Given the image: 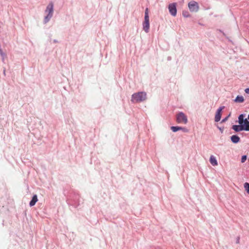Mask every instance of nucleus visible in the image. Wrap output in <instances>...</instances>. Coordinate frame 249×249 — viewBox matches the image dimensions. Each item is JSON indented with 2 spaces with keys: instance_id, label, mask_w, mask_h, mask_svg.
Wrapping results in <instances>:
<instances>
[{
  "instance_id": "obj_1",
  "label": "nucleus",
  "mask_w": 249,
  "mask_h": 249,
  "mask_svg": "<svg viewBox=\"0 0 249 249\" xmlns=\"http://www.w3.org/2000/svg\"><path fill=\"white\" fill-rule=\"evenodd\" d=\"M147 99L146 93L144 91H139L133 93L131 96V102L134 104L144 102Z\"/></svg>"
},
{
  "instance_id": "obj_2",
  "label": "nucleus",
  "mask_w": 249,
  "mask_h": 249,
  "mask_svg": "<svg viewBox=\"0 0 249 249\" xmlns=\"http://www.w3.org/2000/svg\"><path fill=\"white\" fill-rule=\"evenodd\" d=\"M79 198V194L75 192H73L67 200V203L69 205L72 206L75 208H77L80 205Z\"/></svg>"
},
{
  "instance_id": "obj_3",
  "label": "nucleus",
  "mask_w": 249,
  "mask_h": 249,
  "mask_svg": "<svg viewBox=\"0 0 249 249\" xmlns=\"http://www.w3.org/2000/svg\"><path fill=\"white\" fill-rule=\"evenodd\" d=\"M54 4L53 1H50L46 7L45 12L47 13L43 19L44 24L48 23L53 16Z\"/></svg>"
},
{
  "instance_id": "obj_4",
  "label": "nucleus",
  "mask_w": 249,
  "mask_h": 249,
  "mask_svg": "<svg viewBox=\"0 0 249 249\" xmlns=\"http://www.w3.org/2000/svg\"><path fill=\"white\" fill-rule=\"evenodd\" d=\"M143 30L147 33L149 31V17L148 14V9L146 8L145 10L144 19L142 23Z\"/></svg>"
},
{
  "instance_id": "obj_5",
  "label": "nucleus",
  "mask_w": 249,
  "mask_h": 249,
  "mask_svg": "<svg viewBox=\"0 0 249 249\" xmlns=\"http://www.w3.org/2000/svg\"><path fill=\"white\" fill-rule=\"evenodd\" d=\"M176 122L178 124H186L188 123L187 117L183 112H179L176 115Z\"/></svg>"
},
{
  "instance_id": "obj_6",
  "label": "nucleus",
  "mask_w": 249,
  "mask_h": 249,
  "mask_svg": "<svg viewBox=\"0 0 249 249\" xmlns=\"http://www.w3.org/2000/svg\"><path fill=\"white\" fill-rule=\"evenodd\" d=\"M188 6L190 11L192 12H196L199 10V5L197 2L194 0L190 1Z\"/></svg>"
},
{
  "instance_id": "obj_7",
  "label": "nucleus",
  "mask_w": 249,
  "mask_h": 249,
  "mask_svg": "<svg viewBox=\"0 0 249 249\" xmlns=\"http://www.w3.org/2000/svg\"><path fill=\"white\" fill-rule=\"evenodd\" d=\"M168 9L170 14L173 17H175L177 14V3L175 2L169 4Z\"/></svg>"
},
{
  "instance_id": "obj_8",
  "label": "nucleus",
  "mask_w": 249,
  "mask_h": 249,
  "mask_svg": "<svg viewBox=\"0 0 249 249\" xmlns=\"http://www.w3.org/2000/svg\"><path fill=\"white\" fill-rule=\"evenodd\" d=\"M225 108L224 106H221L220 107L216 110L215 115V118H214V121L216 122H219L221 118L222 115V110Z\"/></svg>"
},
{
  "instance_id": "obj_9",
  "label": "nucleus",
  "mask_w": 249,
  "mask_h": 249,
  "mask_svg": "<svg viewBox=\"0 0 249 249\" xmlns=\"http://www.w3.org/2000/svg\"><path fill=\"white\" fill-rule=\"evenodd\" d=\"M171 129L174 132H176L179 130H181L185 133L189 132V129L186 127L179 126H171Z\"/></svg>"
},
{
  "instance_id": "obj_10",
  "label": "nucleus",
  "mask_w": 249,
  "mask_h": 249,
  "mask_svg": "<svg viewBox=\"0 0 249 249\" xmlns=\"http://www.w3.org/2000/svg\"><path fill=\"white\" fill-rule=\"evenodd\" d=\"M239 124H234L231 126V129H232L235 132H239L241 131H244L242 124L241 123H239Z\"/></svg>"
},
{
  "instance_id": "obj_11",
  "label": "nucleus",
  "mask_w": 249,
  "mask_h": 249,
  "mask_svg": "<svg viewBox=\"0 0 249 249\" xmlns=\"http://www.w3.org/2000/svg\"><path fill=\"white\" fill-rule=\"evenodd\" d=\"M242 124L244 131H249V120L245 118V121Z\"/></svg>"
},
{
  "instance_id": "obj_12",
  "label": "nucleus",
  "mask_w": 249,
  "mask_h": 249,
  "mask_svg": "<svg viewBox=\"0 0 249 249\" xmlns=\"http://www.w3.org/2000/svg\"><path fill=\"white\" fill-rule=\"evenodd\" d=\"M38 198L36 194H35L33 196L31 201L29 202V206L30 207H33L35 205L36 203L37 202Z\"/></svg>"
},
{
  "instance_id": "obj_13",
  "label": "nucleus",
  "mask_w": 249,
  "mask_h": 249,
  "mask_svg": "<svg viewBox=\"0 0 249 249\" xmlns=\"http://www.w3.org/2000/svg\"><path fill=\"white\" fill-rule=\"evenodd\" d=\"M231 142L233 143H237L240 142V138L237 135H233L231 136Z\"/></svg>"
},
{
  "instance_id": "obj_14",
  "label": "nucleus",
  "mask_w": 249,
  "mask_h": 249,
  "mask_svg": "<svg viewBox=\"0 0 249 249\" xmlns=\"http://www.w3.org/2000/svg\"><path fill=\"white\" fill-rule=\"evenodd\" d=\"M210 162L211 164L213 166H216L218 164L217 161L214 156L213 155L211 156L210 158Z\"/></svg>"
},
{
  "instance_id": "obj_15",
  "label": "nucleus",
  "mask_w": 249,
  "mask_h": 249,
  "mask_svg": "<svg viewBox=\"0 0 249 249\" xmlns=\"http://www.w3.org/2000/svg\"><path fill=\"white\" fill-rule=\"evenodd\" d=\"M245 101L244 98L242 95H237L235 99L234 100V102L235 103H243Z\"/></svg>"
},
{
  "instance_id": "obj_16",
  "label": "nucleus",
  "mask_w": 249,
  "mask_h": 249,
  "mask_svg": "<svg viewBox=\"0 0 249 249\" xmlns=\"http://www.w3.org/2000/svg\"><path fill=\"white\" fill-rule=\"evenodd\" d=\"M245 114H241L238 116V123L242 124L245 120L244 117H245Z\"/></svg>"
},
{
  "instance_id": "obj_17",
  "label": "nucleus",
  "mask_w": 249,
  "mask_h": 249,
  "mask_svg": "<svg viewBox=\"0 0 249 249\" xmlns=\"http://www.w3.org/2000/svg\"><path fill=\"white\" fill-rule=\"evenodd\" d=\"M0 55L1 57V60L4 63L5 58L6 57V54L3 52L2 50H0Z\"/></svg>"
},
{
  "instance_id": "obj_18",
  "label": "nucleus",
  "mask_w": 249,
  "mask_h": 249,
  "mask_svg": "<svg viewBox=\"0 0 249 249\" xmlns=\"http://www.w3.org/2000/svg\"><path fill=\"white\" fill-rule=\"evenodd\" d=\"M182 16L184 18H190L191 17V15L189 14V12L187 10H184L182 12Z\"/></svg>"
},
{
  "instance_id": "obj_19",
  "label": "nucleus",
  "mask_w": 249,
  "mask_h": 249,
  "mask_svg": "<svg viewBox=\"0 0 249 249\" xmlns=\"http://www.w3.org/2000/svg\"><path fill=\"white\" fill-rule=\"evenodd\" d=\"M244 187L248 194H249V183L245 182L244 184Z\"/></svg>"
},
{
  "instance_id": "obj_20",
  "label": "nucleus",
  "mask_w": 249,
  "mask_h": 249,
  "mask_svg": "<svg viewBox=\"0 0 249 249\" xmlns=\"http://www.w3.org/2000/svg\"><path fill=\"white\" fill-rule=\"evenodd\" d=\"M247 155H243L241 157V162L242 163H244L246 161V160H247Z\"/></svg>"
},
{
  "instance_id": "obj_21",
  "label": "nucleus",
  "mask_w": 249,
  "mask_h": 249,
  "mask_svg": "<svg viewBox=\"0 0 249 249\" xmlns=\"http://www.w3.org/2000/svg\"><path fill=\"white\" fill-rule=\"evenodd\" d=\"M231 116V113H230L227 116H226L225 118H223L222 121H221V123H225L226 122L228 118H229V117Z\"/></svg>"
},
{
  "instance_id": "obj_22",
  "label": "nucleus",
  "mask_w": 249,
  "mask_h": 249,
  "mask_svg": "<svg viewBox=\"0 0 249 249\" xmlns=\"http://www.w3.org/2000/svg\"><path fill=\"white\" fill-rule=\"evenodd\" d=\"M240 237L239 236H237L236 237V244H239L240 243Z\"/></svg>"
},
{
  "instance_id": "obj_23",
  "label": "nucleus",
  "mask_w": 249,
  "mask_h": 249,
  "mask_svg": "<svg viewBox=\"0 0 249 249\" xmlns=\"http://www.w3.org/2000/svg\"><path fill=\"white\" fill-rule=\"evenodd\" d=\"M217 128L219 129V130L221 131V133H222L223 132V131H224V127H219V126H217Z\"/></svg>"
},
{
  "instance_id": "obj_24",
  "label": "nucleus",
  "mask_w": 249,
  "mask_h": 249,
  "mask_svg": "<svg viewBox=\"0 0 249 249\" xmlns=\"http://www.w3.org/2000/svg\"><path fill=\"white\" fill-rule=\"evenodd\" d=\"M245 91L246 93L249 94V87L245 89Z\"/></svg>"
},
{
  "instance_id": "obj_25",
  "label": "nucleus",
  "mask_w": 249,
  "mask_h": 249,
  "mask_svg": "<svg viewBox=\"0 0 249 249\" xmlns=\"http://www.w3.org/2000/svg\"><path fill=\"white\" fill-rule=\"evenodd\" d=\"M3 75H4V76H5V75H6V69H5V68H3Z\"/></svg>"
},
{
  "instance_id": "obj_26",
  "label": "nucleus",
  "mask_w": 249,
  "mask_h": 249,
  "mask_svg": "<svg viewBox=\"0 0 249 249\" xmlns=\"http://www.w3.org/2000/svg\"><path fill=\"white\" fill-rule=\"evenodd\" d=\"M53 42L54 43H58V41L56 39L53 40Z\"/></svg>"
},
{
  "instance_id": "obj_27",
  "label": "nucleus",
  "mask_w": 249,
  "mask_h": 249,
  "mask_svg": "<svg viewBox=\"0 0 249 249\" xmlns=\"http://www.w3.org/2000/svg\"><path fill=\"white\" fill-rule=\"evenodd\" d=\"M247 119H248L249 120V114L248 116V118Z\"/></svg>"
}]
</instances>
